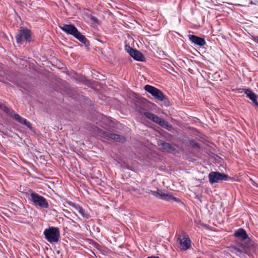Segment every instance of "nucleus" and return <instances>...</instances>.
<instances>
[{"mask_svg": "<svg viewBox=\"0 0 258 258\" xmlns=\"http://www.w3.org/2000/svg\"><path fill=\"white\" fill-rule=\"evenodd\" d=\"M190 145L194 148L198 149L200 148L199 144L194 140H190L189 141Z\"/></svg>", "mask_w": 258, "mask_h": 258, "instance_id": "nucleus-24", "label": "nucleus"}, {"mask_svg": "<svg viewBox=\"0 0 258 258\" xmlns=\"http://www.w3.org/2000/svg\"><path fill=\"white\" fill-rule=\"evenodd\" d=\"M134 59L138 61H143L144 60V56L143 54L137 49H135L132 54L131 55Z\"/></svg>", "mask_w": 258, "mask_h": 258, "instance_id": "nucleus-15", "label": "nucleus"}, {"mask_svg": "<svg viewBox=\"0 0 258 258\" xmlns=\"http://www.w3.org/2000/svg\"><path fill=\"white\" fill-rule=\"evenodd\" d=\"M139 112L140 114H143L144 116L147 118L148 119L154 121V122H156V120H157L158 116L156 115L153 114L149 112H142L141 110L139 111Z\"/></svg>", "mask_w": 258, "mask_h": 258, "instance_id": "nucleus-17", "label": "nucleus"}, {"mask_svg": "<svg viewBox=\"0 0 258 258\" xmlns=\"http://www.w3.org/2000/svg\"><path fill=\"white\" fill-rule=\"evenodd\" d=\"M236 180H235V181H240V180H239V178H236Z\"/></svg>", "mask_w": 258, "mask_h": 258, "instance_id": "nucleus-28", "label": "nucleus"}, {"mask_svg": "<svg viewBox=\"0 0 258 258\" xmlns=\"http://www.w3.org/2000/svg\"><path fill=\"white\" fill-rule=\"evenodd\" d=\"M178 239L180 248L181 250L185 251L190 247L191 241L187 234L183 233L182 234V237H179Z\"/></svg>", "mask_w": 258, "mask_h": 258, "instance_id": "nucleus-8", "label": "nucleus"}, {"mask_svg": "<svg viewBox=\"0 0 258 258\" xmlns=\"http://www.w3.org/2000/svg\"><path fill=\"white\" fill-rule=\"evenodd\" d=\"M45 239L50 243H56L59 240L60 232L58 227H49L43 232Z\"/></svg>", "mask_w": 258, "mask_h": 258, "instance_id": "nucleus-1", "label": "nucleus"}, {"mask_svg": "<svg viewBox=\"0 0 258 258\" xmlns=\"http://www.w3.org/2000/svg\"><path fill=\"white\" fill-rule=\"evenodd\" d=\"M254 41L258 43V37H256L254 38Z\"/></svg>", "mask_w": 258, "mask_h": 258, "instance_id": "nucleus-27", "label": "nucleus"}, {"mask_svg": "<svg viewBox=\"0 0 258 258\" xmlns=\"http://www.w3.org/2000/svg\"><path fill=\"white\" fill-rule=\"evenodd\" d=\"M234 235L241 241L246 240L245 246L249 247L252 244V240L248 237L246 231L242 228H239L234 233Z\"/></svg>", "mask_w": 258, "mask_h": 258, "instance_id": "nucleus-7", "label": "nucleus"}, {"mask_svg": "<svg viewBox=\"0 0 258 258\" xmlns=\"http://www.w3.org/2000/svg\"><path fill=\"white\" fill-rule=\"evenodd\" d=\"M16 39L18 44H22L30 42L32 40L31 31L27 28H22L16 35Z\"/></svg>", "mask_w": 258, "mask_h": 258, "instance_id": "nucleus-3", "label": "nucleus"}, {"mask_svg": "<svg viewBox=\"0 0 258 258\" xmlns=\"http://www.w3.org/2000/svg\"><path fill=\"white\" fill-rule=\"evenodd\" d=\"M0 108L5 112L11 116H12L14 113V111L12 109L8 108L7 106L4 104H0Z\"/></svg>", "mask_w": 258, "mask_h": 258, "instance_id": "nucleus-21", "label": "nucleus"}, {"mask_svg": "<svg viewBox=\"0 0 258 258\" xmlns=\"http://www.w3.org/2000/svg\"><path fill=\"white\" fill-rule=\"evenodd\" d=\"M244 93L247 97L249 98L257 106L258 105V96L249 89H245Z\"/></svg>", "mask_w": 258, "mask_h": 258, "instance_id": "nucleus-13", "label": "nucleus"}, {"mask_svg": "<svg viewBox=\"0 0 258 258\" xmlns=\"http://www.w3.org/2000/svg\"><path fill=\"white\" fill-rule=\"evenodd\" d=\"M233 178H209V182L211 184H214L215 183H218L220 180H227L228 179L232 180Z\"/></svg>", "mask_w": 258, "mask_h": 258, "instance_id": "nucleus-22", "label": "nucleus"}, {"mask_svg": "<svg viewBox=\"0 0 258 258\" xmlns=\"http://www.w3.org/2000/svg\"><path fill=\"white\" fill-rule=\"evenodd\" d=\"M208 177H228V176L224 173H221L218 171H213L209 173Z\"/></svg>", "mask_w": 258, "mask_h": 258, "instance_id": "nucleus-20", "label": "nucleus"}, {"mask_svg": "<svg viewBox=\"0 0 258 258\" xmlns=\"http://www.w3.org/2000/svg\"><path fill=\"white\" fill-rule=\"evenodd\" d=\"M14 119L18 122L22 124H24L29 128H31V124L30 122L28 121L25 118L22 117L18 114L13 113Z\"/></svg>", "mask_w": 258, "mask_h": 258, "instance_id": "nucleus-14", "label": "nucleus"}, {"mask_svg": "<svg viewBox=\"0 0 258 258\" xmlns=\"http://www.w3.org/2000/svg\"><path fill=\"white\" fill-rule=\"evenodd\" d=\"M98 133L100 137L105 139H111L121 143H124L125 141V138L123 136L116 134H111L109 132L104 131L100 129H98Z\"/></svg>", "mask_w": 258, "mask_h": 258, "instance_id": "nucleus-5", "label": "nucleus"}, {"mask_svg": "<svg viewBox=\"0 0 258 258\" xmlns=\"http://www.w3.org/2000/svg\"><path fill=\"white\" fill-rule=\"evenodd\" d=\"M229 250L233 254L241 257L244 255L245 250L242 245L233 244L229 247Z\"/></svg>", "mask_w": 258, "mask_h": 258, "instance_id": "nucleus-9", "label": "nucleus"}, {"mask_svg": "<svg viewBox=\"0 0 258 258\" xmlns=\"http://www.w3.org/2000/svg\"><path fill=\"white\" fill-rule=\"evenodd\" d=\"M90 20L95 23H97L98 22V19L95 16H91L90 17Z\"/></svg>", "mask_w": 258, "mask_h": 258, "instance_id": "nucleus-25", "label": "nucleus"}, {"mask_svg": "<svg viewBox=\"0 0 258 258\" xmlns=\"http://www.w3.org/2000/svg\"><path fill=\"white\" fill-rule=\"evenodd\" d=\"M135 49L133 48L132 47H131L129 45H126L125 46V51L127 53H128L130 55L132 54V53L133 52V51H134Z\"/></svg>", "mask_w": 258, "mask_h": 258, "instance_id": "nucleus-23", "label": "nucleus"}, {"mask_svg": "<svg viewBox=\"0 0 258 258\" xmlns=\"http://www.w3.org/2000/svg\"><path fill=\"white\" fill-rule=\"evenodd\" d=\"M76 209L84 218L86 219L89 218V215L82 207L80 206L79 205H77L76 206Z\"/></svg>", "mask_w": 258, "mask_h": 258, "instance_id": "nucleus-19", "label": "nucleus"}, {"mask_svg": "<svg viewBox=\"0 0 258 258\" xmlns=\"http://www.w3.org/2000/svg\"><path fill=\"white\" fill-rule=\"evenodd\" d=\"M257 106L258 107V105H257Z\"/></svg>", "mask_w": 258, "mask_h": 258, "instance_id": "nucleus-29", "label": "nucleus"}, {"mask_svg": "<svg viewBox=\"0 0 258 258\" xmlns=\"http://www.w3.org/2000/svg\"><path fill=\"white\" fill-rule=\"evenodd\" d=\"M155 123H158L163 127L170 130L172 127V125L170 124L167 121L164 119L158 117L157 120H156Z\"/></svg>", "mask_w": 258, "mask_h": 258, "instance_id": "nucleus-16", "label": "nucleus"}, {"mask_svg": "<svg viewBox=\"0 0 258 258\" xmlns=\"http://www.w3.org/2000/svg\"><path fill=\"white\" fill-rule=\"evenodd\" d=\"M149 194H152L156 198L170 202L177 201V199L171 195L164 192L163 190L158 189L156 191L148 189L147 191Z\"/></svg>", "mask_w": 258, "mask_h": 258, "instance_id": "nucleus-4", "label": "nucleus"}, {"mask_svg": "<svg viewBox=\"0 0 258 258\" xmlns=\"http://www.w3.org/2000/svg\"><path fill=\"white\" fill-rule=\"evenodd\" d=\"M158 145L162 150L168 152H172L175 150V148L171 144L163 141H160Z\"/></svg>", "mask_w": 258, "mask_h": 258, "instance_id": "nucleus-12", "label": "nucleus"}, {"mask_svg": "<svg viewBox=\"0 0 258 258\" xmlns=\"http://www.w3.org/2000/svg\"><path fill=\"white\" fill-rule=\"evenodd\" d=\"M189 40L193 43L197 44L200 46H203L206 44L205 40L201 37H198L194 35H189L188 36Z\"/></svg>", "mask_w": 258, "mask_h": 258, "instance_id": "nucleus-11", "label": "nucleus"}, {"mask_svg": "<svg viewBox=\"0 0 258 258\" xmlns=\"http://www.w3.org/2000/svg\"><path fill=\"white\" fill-rule=\"evenodd\" d=\"M59 27L68 34H70L73 36L77 32L78 29L73 25L63 24L59 26Z\"/></svg>", "mask_w": 258, "mask_h": 258, "instance_id": "nucleus-10", "label": "nucleus"}, {"mask_svg": "<svg viewBox=\"0 0 258 258\" xmlns=\"http://www.w3.org/2000/svg\"><path fill=\"white\" fill-rule=\"evenodd\" d=\"M144 89L159 101H163L166 98L165 95L162 92L154 86L146 85L144 87Z\"/></svg>", "mask_w": 258, "mask_h": 258, "instance_id": "nucleus-6", "label": "nucleus"}, {"mask_svg": "<svg viewBox=\"0 0 258 258\" xmlns=\"http://www.w3.org/2000/svg\"><path fill=\"white\" fill-rule=\"evenodd\" d=\"M29 192L30 200L35 206H38L42 209H47L49 207V204L44 197L39 195L32 190Z\"/></svg>", "mask_w": 258, "mask_h": 258, "instance_id": "nucleus-2", "label": "nucleus"}, {"mask_svg": "<svg viewBox=\"0 0 258 258\" xmlns=\"http://www.w3.org/2000/svg\"><path fill=\"white\" fill-rule=\"evenodd\" d=\"M249 181L251 182V183L255 186H257V183L254 182L251 178H249Z\"/></svg>", "mask_w": 258, "mask_h": 258, "instance_id": "nucleus-26", "label": "nucleus"}, {"mask_svg": "<svg viewBox=\"0 0 258 258\" xmlns=\"http://www.w3.org/2000/svg\"><path fill=\"white\" fill-rule=\"evenodd\" d=\"M76 39L79 40L81 42L86 44L87 42V39L85 37V36L81 34L79 31H77V32L75 34V35L74 36Z\"/></svg>", "mask_w": 258, "mask_h": 258, "instance_id": "nucleus-18", "label": "nucleus"}]
</instances>
